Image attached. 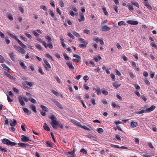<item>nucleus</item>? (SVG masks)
Masks as SVG:
<instances>
[{
	"label": "nucleus",
	"mask_w": 157,
	"mask_h": 157,
	"mask_svg": "<svg viewBox=\"0 0 157 157\" xmlns=\"http://www.w3.org/2000/svg\"><path fill=\"white\" fill-rule=\"evenodd\" d=\"M127 22L128 24L132 25H136L138 24V21L132 20L128 21Z\"/></svg>",
	"instance_id": "nucleus-13"
},
{
	"label": "nucleus",
	"mask_w": 157,
	"mask_h": 157,
	"mask_svg": "<svg viewBox=\"0 0 157 157\" xmlns=\"http://www.w3.org/2000/svg\"><path fill=\"white\" fill-rule=\"evenodd\" d=\"M84 32L87 34H90V31L86 29H84Z\"/></svg>",
	"instance_id": "nucleus-63"
},
{
	"label": "nucleus",
	"mask_w": 157,
	"mask_h": 157,
	"mask_svg": "<svg viewBox=\"0 0 157 157\" xmlns=\"http://www.w3.org/2000/svg\"><path fill=\"white\" fill-rule=\"evenodd\" d=\"M29 100L33 103H36V100L31 98H29Z\"/></svg>",
	"instance_id": "nucleus-54"
},
{
	"label": "nucleus",
	"mask_w": 157,
	"mask_h": 157,
	"mask_svg": "<svg viewBox=\"0 0 157 157\" xmlns=\"http://www.w3.org/2000/svg\"><path fill=\"white\" fill-rule=\"evenodd\" d=\"M87 44V42H86L84 44H79V47L82 48H85L86 47Z\"/></svg>",
	"instance_id": "nucleus-34"
},
{
	"label": "nucleus",
	"mask_w": 157,
	"mask_h": 157,
	"mask_svg": "<svg viewBox=\"0 0 157 157\" xmlns=\"http://www.w3.org/2000/svg\"><path fill=\"white\" fill-rule=\"evenodd\" d=\"M131 3L132 5H134L137 8L139 7V5L138 3L135 1H131Z\"/></svg>",
	"instance_id": "nucleus-21"
},
{
	"label": "nucleus",
	"mask_w": 157,
	"mask_h": 157,
	"mask_svg": "<svg viewBox=\"0 0 157 157\" xmlns=\"http://www.w3.org/2000/svg\"><path fill=\"white\" fill-rule=\"evenodd\" d=\"M128 8L130 11L133 10H134L133 6L131 5H129L128 6Z\"/></svg>",
	"instance_id": "nucleus-61"
},
{
	"label": "nucleus",
	"mask_w": 157,
	"mask_h": 157,
	"mask_svg": "<svg viewBox=\"0 0 157 157\" xmlns=\"http://www.w3.org/2000/svg\"><path fill=\"white\" fill-rule=\"evenodd\" d=\"M116 96L117 98L119 99L120 100H122V98L120 94L118 93H117L116 95Z\"/></svg>",
	"instance_id": "nucleus-59"
},
{
	"label": "nucleus",
	"mask_w": 157,
	"mask_h": 157,
	"mask_svg": "<svg viewBox=\"0 0 157 157\" xmlns=\"http://www.w3.org/2000/svg\"><path fill=\"white\" fill-rule=\"evenodd\" d=\"M102 10L104 14L106 16H108L109 13L107 11H106V7H103L102 8Z\"/></svg>",
	"instance_id": "nucleus-37"
},
{
	"label": "nucleus",
	"mask_w": 157,
	"mask_h": 157,
	"mask_svg": "<svg viewBox=\"0 0 157 157\" xmlns=\"http://www.w3.org/2000/svg\"><path fill=\"white\" fill-rule=\"evenodd\" d=\"M100 40L98 37H95L94 39V40L97 43L99 42Z\"/></svg>",
	"instance_id": "nucleus-60"
},
{
	"label": "nucleus",
	"mask_w": 157,
	"mask_h": 157,
	"mask_svg": "<svg viewBox=\"0 0 157 157\" xmlns=\"http://www.w3.org/2000/svg\"><path fill=\"white\" fill-rule=\"evenodd\" d=\"M10 126L13 127L15 126L17 124V121L14 119H13V121H12L11 120V121H10Z\"/></svg>",
	"instance_id": "nucleus-18"
},
{
	"label": "nucleus",
	"mask_w": 157,
	"mask_h": 157,
	"mask_svg": "<svg viewBox=\"0 0 157 157\" xmlns=\"http://www.w3.org/2000/svg\"><path fill=\"white\" fill-rule=\"evenodd\" d=\"M24 86L26 88H28V86H32L33 83L32 82L25 81L23 84Z\"/></svg>",
	"instance_id": "nucleus-10"
},
{
	"label": "nucleus",
	"mask_w": 157,
	"mask_h": 157,
	"mask_svg": "<svg viewBox=\"0 0 157 157\" xmlns=\"http://www.w3.org/2000/svg\"><path fill=\"white\" fill-rule=\"evenodd\" d=\"M93 90L97 92V94L99 95L101 94V92L99 88L98 87H96V88H94Z\"/></svg>",
	"instance_id": "nucleus-23"
},
{
	"label": "nucleus",
	"mask_w": 157,
	"mask_h": 157,
	"mask_svg": "<svg viewBox=\"0 0 157 157\" xmlns=\"http://www.w3.org/2000/svg\"><path fill=\"white\" fill-rule=\"evenodd\" d=\"M59 4L62 7H63L64 6L63 2L62 0H60L59 2Z\"/></svg>",
	"instance_id": "nucleus-45"
},
{
	"label": "nucleus",
	"mask_w": 157,
	"mask_h": 157,
	"mask_svg": "<svg viewBox=\"0 0 157 157\" xmlns=\"http://www.w3.org/2000/svg\"><path fill=\"white\" fill-rule=\"evenodd\" d=\"M17 98L19 99V102L21 105L22 106L25 105V104L24 102L23 99L22 97L19 96L17 97Z\"/></svg>",
	"instance_id": "nucleus-8"
},
{
	"label": "nucleus",
	"mask_w": 157,
	"mask_h": 157,
	"mask_svg": "<svg viewBox=\"0 0 157 157\" xmlns=\"http://www.w3.org/2000/svg\"><path fill=\"white\" fill-rule=\"evenodd\" d=\"M144 81L145 83L148 86H149L150 85V83L147 78H145Z\"/></svg>",
	"instance_id": "nucleus-57"
},
{
	"label": "nucleus",
	"mask_w": 157,
	"mask_h": 157,
	"mask_svg": "<svg viewBox=\"0 0 157 157\" xmlns=\"http://www.w3.org/2000/svg\"><path fill=\"white\" fill-rule=\"evenodd\" d=\"M17 144V143L11 142L10 140L9 144V145H10L11 146H15Z\"/></svg>",
	"instance_id": "nucleus-39"
},
{
	"label": "nucleus",
	"mask_w": 157,
	"mask_h": 157,
	"mask_svg": "<svg viewBox=\"0 0 157 157\" xmlns=\"http://www.w3.org/2000/svg\"><path fill=\"white\" fill-rule=\"evenodd\" d=\"M44 61L45 65L44 64V66L45 69L47 71L48 70V68L49 67V63H48L47 60L46 59H44Z\"/></svg>",
	"instance_id": "nucleus-5"
},
{
	"label": "nucleus",
	"mask_w": 157,
	"mask_h": 157,
	"mask_svg": "<svg viewBox=\"0 0 157 157\" xmlns=\"http://www.w3.org/2000/svg\"><path fill=\"white\" fill-rule=\"evenodd\" d=\"M113 86L116 89L118 88L120 86L121 84H120L118 82H113L112 83Z\"/></svg>",
	"instance_id": "nucleus-15"
},
{
	"label": "nucleus",
	"mask_w": 157,
	"mask_h": 157,
	"mask_svg": "<svg viewBox=\"0 0 157 157\" xmlns=\"http://www.w3.org/2000/svg\"><path fill=\"white\" fill-rule=\"evenodd\" d=\"M38 71L42 75H43L44 74V72L42 70L41 67H39Z\"/></svg>",
	"instance_id": "nucleus-44"
},
{
	"label": "nucleus",
	"mask_w": 157,
	"mask_h": 157,
	"mask_svg": "<svg viewBox=\"0 0 157 157\" xmlns=\"http://www.w3.org/2000/svg\"><path fill=\"white\" fill-rule=\"evenodd\" d=\"M25 34L26 36L30 39L32 38V36L31 35L29 34L27 32H25Z\"/></svg>",
	"instance_id": "nucleus-42"
},
{
	"label": "nucleus",
	"mask_w": 157,
	"mask_h": 157,
	"mask_svg": "<svg viewBox=\"0 0 157 157\" xmlns=\"http://www.w3.org/2000/svg\"><path fill=\"white\" fill-rule=\"evenodd\" d=\"M30 108L35 113H36L37 111L36 109V107L35 106L33 105H32L30 106Z\"/></svg>",
	"instance_id": "nucleus-31"
},
{
	"label": "nucleus",
	"mask_w": 157,
	"mask_h": 157,
	"mask_svg": "<svg viewBox=\"0 0 157 157\" xmlns=\"http://www.w3.org/2000/svg\"><path fill=\"white\" fill-rule=\"evenodd\" d=\"M129 74L130 76V77L132 78H133L135 77V75H134L133 73L132 72H130L129 73Z\"/></svg>",
	"instance_id": "nucleus-62"
},
{
	"label": "nucleus",
	"mask_w": 157,
	"mask_h": 157,
	"mask_svg": "<svg viewBox=\"0 0 157 157\" xmlns=\"http://www.w3.org/2000/svg\"><path fill=\"white\" fill-rule=\"evenodd\" d=\"M131 125L132 128H134L136 127L138 124L136 122L132 121L131 122Z\"/></svg>",
	"instance_id": "nucleus-29"
},
{
	"label": "nucleus",
	"mask_w": 157,
	"mask_h": 157,
	"mask_svg": "<svg viewBox=\"0 0 157 157\" xmlns=\"http://www.w3.org/2000/svg\"><path fill=\"white\" fill-rule=\"evenodd\" d=\"M5 61L4 57L1 55H0V63H2Z\"/></svg>",
	"instance_id": "nucleus-55"
},
{
	"label": "nucleus",
	"mask_w": 157,
	"mask_h": 157,
	"mask_svg": "<svg viewBox=\"0 0 157 157\" xmlns=\"http://www.w3.org/2000/svg\"><path fill=\"white\" fill-rule=\"evenodd\" d=\"M80 19L78 20L79 21L81 22V21H84L85 20L84 14L82 13H80Z\"/></svg>",
	"instance_id": "nucleus-25"
},
{
	"label": "nucleus",
	"mask_w": 157,
	"mask_h": 157,
	"mask_svg": "<svg viewBox=\"0 0 157 157\" xmlns=\"http://www.w3.org/2000/svg\"><path fill=\"white\" fill-rule=\"evenodd\" d=\"M23 109L24 112L25 113H27L28 115H29L31 114V111H29L27 108L24 107Z\"/></svg>",
	"instance_id": "nucleus-24"
},
{
	"label": "nucleus",
	"mask_w": 157,
	"mask_h": 157,
	"mask_svg": "<svg viewBox=\"0 0 157 157\" xmlns=\"http://www.w3.org/2000/svg\"><path fill=\"white\" fill-rule=\"evenodd\" d=\"M125 22L124 21H121L119 22H118V25L121 26L122 25H125Z\"/></svg>",
	"instance_id": "nucleus-47"
},
{
	"label": "nucleus",
	"mask_w": 157,
	"mask_h": 157,
	"mask_svg": "<svg viewBox=\"0 0 157 157\" xmlns=\"http://www.w3.org/2000/svg\"><path fill=\"white\" fill-rule=\"evenodd\" d=\"M17 144L19 146L22 147H25L27 146L29 147L30 146V145L26 143H18Z\"/></svg>",
	"instance_id": "nucleus-16"
},
{
	"label": "nucleus",
	"mask_w": 157,
	"mask_h": 157,
	"mask_svg": "<svg viewBox=\"0 0 157 157\" xmlns=\"http://www.w3.org/2000/svg\"><path fill=\"white\" fill-rule=\"evenodd\" d=\"M121 58L123 59L124 61H126L128 60L127 58L124 55L122 56L121 57Z\"/></svg>",
	"instance_id": "nucleus-50"
},
{
	"label": "nucleus",
	"mask_w": 157,
	"mask_h": 157,
	"mask_svg": "<svg viewBox=\"0 0 157 157\" xmlns=\"http://www.w3.org/2000/svg\"><path fill=\"white\" fill-rule=\"evenodd\" d=\"M13 91L14 92H16V93H17V94H19V91L15 87H13Z\"/></svg>",
	"instance_id": "nucleus-43"
},
{
	"label": "nucleus",
	"mask_w": 157,
	"mask_h": 157,
	"mask_svg": "<svg viewBox=\"0 0 157 157\" xmlns=\"http://www.w3.org/2000/svg\"><path fill=\"white\" fill-rule=\"evenodd\" d=\"M68 35L73 39H74L75 38L74 36L71 34L70 32L68 33Z\"/></svg>",
	"instance_id": "nucleus-58"
},
{
	"label": "nucleus",
	"mask_w": 157,
	"mask_h": 157,
	"mask_svg": "<svg viewBox=\"0 0 157 157\" xmlns=\"http://www.w3.org/2000/svg\"><path fill=\"white\" fill-rule=\"evenodd\" d=\"M113 9L115 10L116 13H118V8L117 6L113 5Z\"/></svg>",
	"instance_id": "nucleus-53"
},
{
	"label": "nucleus",
	"mask_w": 157,
	"mask_h": 157,
	"mask_svg": "<svg viewBox=\"0 0 157 157\" xmlns=\"http://www.w3.org/2000/svg\"><path fill=\"white\" fill-rule=\"evenodd\" d=\"M147 110V108L146 107H142L139 110L137 113L140 114L144 113H148Z\"/></svg>",
	"instance_id": "nucleus-4"
},
{
	"label": "nucleus",
	"mask_w": 157,
	"mask_h": 157,
	"mask_svg": "<svg viewBox=\"0 0 157 157\" xmlns=\"http://www.w3.org/2000/svg\"><path fill=\"white\" fill-rule=\"evenodd\" d=\"M6 17L9 18V19L11 20L12 21L13 20V18L12 14L10 13H7L6 14Z\"/></svg>",
	"instance_id": "nucleus-20"
},
{
	"label": "nucleus",
	"mask_w": 157,
	"mask_h": 157,
	"mask_svg": "<svg viewBox=\"0 0 157 157\" xmlns=\"http://www.w3.org/2000/svg\"><path fill=\"white\" fill-rule=\"evenodd\" d=\"M132 66L134 67L135 69L137 71H139L140 70V69L139 67H137L136 63L134 62H132Z\"/></svg>",
	"instance_id": "nucleus-26"
},
{
	"label": "nucleus",
	"mask_w": 157,
	"mask_h": 157,
	"mask_svg": "<svg viewBox=\"0 0 157 157\" xmlns=\"http://www.w3.org/2000/svg\"><path fill=\"white\" fill-rule=\"evenodd\" d=\"M103 131V130L101 128H99L98 130V132L100 133H102Z\"/></svg>",
	"instance_id": "nucleus-64"
},
{
	"label": "nucleus",
	"mask_w": 157,
	"mask_h": 157,
	"mask_svg": "<svg viewBox=\"0 0 157 157\" xmlns=\"http://www.w3.org/2000/svg\"><path fill=\"white\" fill-rule=\"evenodd\" d=\"M35 46L36 47V48H38V49L39 50H42V48L41 47V46L40 45L38 44H35Z\"/></svg>",
	"instance_id": "nucleus-52"
},
{
	"label": "nucleus",
	"mask_w": 157,
	"mask_h": 157,
	"mask_svg": "<svg viewBox=\"0 0 157 157\" xmlns=\"http://www.w3.org/2000/svg\"><path fill=\"white\" fill-rule=\"evenodd\" d=\"M10 56L11 59L13 61L15 60V59L14 55V53L12 52L10 54Z\"/></svg>",
	"instance_id": "nucleus-33"
},
{
	"label": "nucleus",
	"mask_w": 157,
	"mask_h": 157,
	"mask_svg": "<svg viewBox=\"0 0 157 157\" xmlns=\"http://www.w3.org/2000/svg\"><path fill=\"white\" fill-rule=\"evenodd\" d=\"M156 108L155 106L154 105H152L150 107L147 108V111L148 113L150 112L153 111Z\"/></svg>",
	"instance_id": "nucleus-22"
},
{
	"label": "nucleus",
	"mask_w": 157,
	"mask_h": 157,
	"mask_svg": "<svg viewBox=\"0 0 157 157\" xmlns=\"http://www.w3.org/2000/svg\"><path fill=\"white\" fill-rule=\"evenodd\" d=\"M51 100L53 101V102L54 103L55 105L56 106H58L61 109H63V107L62 106L61 104L59 102L57 101L56 100L52 98L51 99Z\"/></svg>",
	"instance_id": "nucleus-3"
},
{
	"label": "nucleus",
	"mask_w": 157,
	"mask_h": 157,
	"mask_svg": "<svg viewBox=\"0 0 157 157\" xmlns=\"http://www.w3.org/2000/svg\"><path fill=\"white\" fill-rule=\"evenodd\" d=\"M5 40L6 43L7 44H9L10 43V41L8 37L7 36H6L5 37Z\"/></svg>",
	"instance_id": "nucleus-40"
},
{
	"label": "nucleus",
	"mask_w": 157,
	"mask_h": 157,
	"mask_svg": "<svg viewBox=\"0 0 157 157\" xmlns=\"http://www.w3.org/2000/svg\"><path fill=\"white\" fill-rule=\"evenodd\" d=\"M63 56L64 57L65 59L67 60H68L69 59V57L67 56V54L65 53L63 54Z\"/></svg>",
	"instance_id": "nucleus-46"
},
{
	"label": "nucleus",
	"mask_w": 157,
	"mask_h": 157,
	"mask_svg": "<svg viewBox=\"0 0 157 157\" xmlns=\"http://www.w3.org/2000/svg\"><path fill=\"white\" fill-rule=\"evenodd\" d=\"M19 62H20V64L21 66V67L24 69L26 70L27 68V67L25 65L24 61L21 60L19 61Z\"/></svg>",
	"instance_id": "nucleus-14"
},
{
	"label": "nucleus",
	"mask_w": 157,
	"mask_h": 157,
	"mask_svg": "<svg viewBox=\"0 0 157 157\" xmlns=\"http://www.w3.org/2000/svg\"><path fill=\"white\" fill-rule=\"evenodd\" d=\"M91 102L93 105H96L95 100L94 98H92L91 99Z\"/></svg>",
	"instance_id": "nucleus-51"
},
{
	"label": "nucleus",
	"mask_w": 157,
	"mask_h": 157,
	"mask_svg": "<svg viewBox=\"0 0 157 157\" xmlns=\"http://www.w3.org/2000/svg\"><path fill=\"white\" fill-rule=\"evenodd\" d=\"M1 149H0V150L3 152H7V151L6 150V147H3L2 148L1 147Z\"/></svg>",
	"instance_id": "nucleus-56"
},
{
	"label": "nucleus",
	"mask_w": 157,
	"mask_h": 157,
	"mask_svg": "<svg viewBox=\"0 0 157 157\" xmlns=\"http://www.w3.org/2000/svg\"><path fill=\"white\" fill-rule=\"evenodd\" d=\"M18 51L19 52L23 54H24L25 52V51L23 48H21V47L19 48Z\"/></svg>",
	"instance_id": "nucleus-38"
},
{
	"label": "nucleus",
	"mask_w": 157,
	"mask_h": 157,
	"mask_svg": "<svg viewBox=\"0 0 157 157\" xmlns=\"http://www.w3.org/2000/svg\"><path fill=\"white\" fill-rule=\"evenodd\" d=\"M143 155L145 157H150L153 155L152 154L148 153H144L143 154Z\"/></svg>",
	"instance_id": "nucleus-28"
},
{
	"label": "nucleus",
	"mask_w": 157,
	"mask_h": 157,
	"mask_svg": "<svg viewBox=\"0 0 157 157\" xmlns=\"http://www.w3.org/2000/svg\"><path fill=\"white\" fill-rule=\"evenodd\" d=\"M144 5L149 10H151L152 9L151 6L149 5L148 2H144Z\"/></svg>",
	"instance_id": "nucleus-27"
},
{
	"label": "nucleus",
	"mask_w": 157,
	"mask_h": 157,
	"mask_svg": "<svg viewBox=\"0 0 157 157\" xmlns=\"http://www.w3.org/2000/svg\"><path fill=\"white\" fill-rule=\"evenodd\" d=\"M66 64L68 66L70 69L71 71H73L75 68L72 65V63L71 62H68L66 63Z\"/></svg>",
	"instance_id": "nucleus-7"
},
{
	"label": "nucleus",
	"mask_w": 157,
	"mask_h": 157,
	"mask_svg": "<svg viewBox=\"0 0 157 157\" xmlns=\"http://www.w3.org/2000/svg\"><path fill=\"white\" fill-rule=\"evenodd\" d=\"M50 118L51 119V121L57 120L56 117L52 114H50Z\"/></svg>",
	"instance_id": "nucleus-19"
},
{
	"label": "nucleus",
	"mask_w": 157,
	"mask_h": 157,
	"mask_svg": "<svg viewBox=\"0 0 157 157\" xmlns=\"http://www.w3.org/2000/svg\"><path fill=\"white\" fill-rule=\"evenodd\" d=\"M4 73L6 76H7L8 77L10 78L11 79L13 80L14 81L16 80V78L15 77L11 75H10L7 72H4Z\"/></svg>",
	"instance_id": "nucleus-11"
},
{
	"label": "nucleus",
	"mask_w": 157,
	"mask_h": 157,
	"mask_svg": "<svg viewBox=\"0 0 157 157\" xmlns=\"http://www.w3.org/2000/svg\"><path fill=\"white\" fill-rule=\"evenodd\" d=\"M73 57L77 58V59H73V61L77 62H81V58L78 54H75L73 55Z\"/></svg>",
	"instance_id": "nucleus-2"
},
{
	"label": "nucleus",
	"mask_w": 157,
	"mask_h": 157,
	"mask_svg": "<svg viewBox=\"0 0 157 157\" xmlns=\"http://www.w3.org/2000/svg\"><path fill=\"white\" fill-rule=\"evenodd\" d=\"M21 140L23 142H28L31 141L29 137L23 135L21 136Z\"/></svg>",
	"instance_id": "nucleus-9"
},
{
	"label": "nucleus",
	"mask_w": 157,
	"mask_h": 157,
	"mask_svg": "<svg viewBox=\"0 0 157 157\" xmlns=\"http://www.w3.org/2000/svg\"><path fill=\"white\" fill-rule=\"evenodd\" d=\"M10 36L12 38H13L16 41L18 39L17 38V37L14 35H13L12 34Z\"/></svg>",
	"instance_id": "nucleus-49"
},
{
	"label": "nucleus",
	"mask_w": 157,
	"mask_h": 157,
	"mask_svg": "<svg viewBox=\"0 0 157 157\" xmlns=\"http://www.w3.org/2000/svg\"><path fill=\"white\" fill-rule=\"evenodd\" d=\"M102 92L103 94L105 95H107L108 94V92L104 88L102 89Z\"/></svg>",
	"instance_id": "nucleus-36"
},
{
	"label": "nucleus",
	"mask_w": 157,
	"mask_h": 157,
	"mask_svg": "<svg viewBox=\"0 0 157 157\" xmlns=\"http://www.w3.org/2000/svg\"><path fill=\"white\" fill-rule=\"evenodd\" d=\"M110 28L108 27L107 25H104L101 27V30L104 32H107L110 29Z\"/></svg>",
	"instance_id": "nucleus-12"
},
{
	"label": "nucleus",
	"mask_w": 157,
	"mask_h": 157,
	"mask_svg": "<svg viewBox=\"0 0 157 157\" xmlns=\"http://www.w3.org/2000/svg\"><path fill=\"white\" fill-rule=\"evenodd\" d=\"M10 140L4 138L2 139V142L4 144L9 145Z\"/></svg>",
	"instance_id": "nucleus-17"
},
{
	"label": "nucleus",
	"mask_w": 157,
	"mask_h": 157,
	"mask_svg": "<svg viewBox=\"0 0 157 157\" xmlns=\"http://www.w3.org/2000/svg\"><path fill=\"white\" fill-rule=\"evenodd\" d=\"M115 137H116V138L119 141H121V136L118 135V134H117L116 135V136H115Z\"/></svg>",
	"instance_id": "nucleus-48"
},
{
	"label": "nucleus",
	"mask_w": 157,
	"mask_h": 157,
	"mask_svg": "<svg viewBox=\"0 0 157 157\" xmlns=\"http://www.w3.org/2000/svg\"><path fill=\"white\" fill-rule=\"evenodd\" d=\"M41 108L44 111H46L48 110V108L43 105H41Z\"/></svg>",
	"instance_id": "nucleus-41"
},
{
	"label": "nucleus",
	"mask_w": 157,
	"mask_h": 157,
	"mask_svg": "<svg viewBox=\"0 0 157 157\" xmlns=\"http://www.w3.org/2000/svg\"><path fill=\"white\" fill-rule=\"evenodd\" d=\"M43 128L45 130L49 131V127L48 126V125L46 123H44V125L43 126Z\"/></svg>",
	"instance_id": "nucleus-32"
},
{
	"label": "nucleus",
	"mask_w": 157,
	"mask_h": 157,
	"mask_svg": "<svg viewBox=\"0 0 157 157\" xmlns=\"http://www.w3.org/2000/svg\"><path fill=\"white\" fill-rule=\"evenodd\" d=\"M50 124L54 129H57L58 128V126L59 124V122L57 121V120H56V121H51Z\"/></svg>",
	"instance_id": "nucleus-1"
},
{
	"label": "nucleus",
	"mask_w": 157,
	"mask_h": 157,
	"mask_svg": "<svg viewBox=\"0 0 157 157\" xmlns=\"http://www.w3.org/2000/svg\"><path fill=\"white\" fill-rule=\"evenodd\" d=\"M75 151L74 149L73 151L67 152L66 154L68 157H73V156H75Z\"/></svg>",
	"instance_id": "nucleus-6"
},
{
	"label": "nucleus",
	"mask_w": 157,
	"mask_h": 157,
	"mask_svg": "<svg viewBox=\"0 0 157 157\" xmlns=\"http://www.w3.org/2000/svg\"><path fill=\"white\" fill-rule=\"evenodd\" d=\"M2 66L5 70L9 71L10 68L6 66V65L4 64H2Z\"/></svg>",
	"instance_id": "nucleus-30"
},
{
	"label": "nucleus",
	"mask_w": 157,
	"mask_h": 157,
	"mask_svg": "<svg viewBox=\"0 0 157 157\" xmlns=\"http://www.w3.org/2000/svg\"><path fill=\"white\" fill-rule=\"evenodd\" d=\"M51 91L52 93H53L54 95H55L56 96H59V93L58 92L54 90L51 89Z\"/></svg>",
	"instance_id": "nucleus-35"
}]
</instances>
